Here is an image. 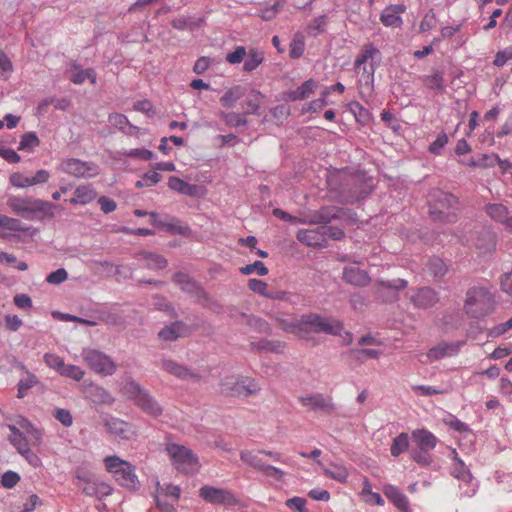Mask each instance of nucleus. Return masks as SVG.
I'll list each match as a JSON object with an SVG mask.
<instances>
[{
	"instance_id": "60",
	"label": "nucleus",
	"mask_w": 512,
	"mask_h": 512,
	"mask_svg": "<svg viewBox=\"0 0 512 512\" xmlns=\"http://www.w3.org/2000/svg\"><path fill=\"white\" fill-rule=\"evenodd\" d=\"M350 354L353 355V357L359 361H365L368 358L376 359L380 355V351L376 349H369V348H363V349H352L350 351Z\"/></svg>"
},
{
	"instance_id": "42",
	"label": "nucleus",
	"mask_w": 512,
	"mask_h": 512,
	"mask_svg": "<svg viewBox=\"0 0 512 512\" xmlns=\"http://www.w3.org/2000/svg\"><path fill=\"white\" fill-rule=\"evenodd\" d=\"M105 425L110 433L127 438L128 424L126 422L117 418H111L106 420Z\"/></svg>"
},
{
	"instance_id": "43",
	"label": "nucleus",
	"mask_w": 512,
	"mask_h": 512,
	"mask_svg": "<svg viewBox=\"0 0 512 512\" xmlns=\"http://www.w3.org/2000/svg\"><path fill=\"white\" fill-rule=\"evenodd\" d=\"M369 193L370 190L356 187L354 191L343 190L341 197L345 204H354L365 199Z\"/></svg>"
},
{
	"instance_id": "1",
	"label": "nucleus",
	"mask_w": 512,
	"mask_h": 512,
	"mask_svg": "<svg viewBox=\"0 0 512 512\" xmlns=\"http://www.w3.org/2000/svg\"><path fill=\"white\" fill-rule=\"evenodd\" d=\"M8 207L16 214L26 220H43L53 218L55 208L52 202L35 198L32 196L21 197L11 195L7 199Z\"/></svg>"
},
{
	"instance_id": "33",
	"label": "nucleus",
	"mask_w": 512,
	"mask_h": 512,
	"mask_svg": "<svg viewBox=\"0 0 512 512\" xmlns=\"http://www.w3.org/2000/svg\"><path fill=\"white\" fill-rule=\"evenodd\" d=\"M261 455H265V453H261L259 451H249L244 450L240 453V459L248 466L252 467L255 470L263 471L264 467L267 465L264 463Z\"/></svg>"
},
{
	"instance_id": "48",
	"label": "nucleus",
	"mask_w": 512,
	"mask_h": 512,
	"mask_svg": "<svg viewBox=\"0 0 512 512\" xmlns=\"http://www.w3.org/2000/svg\"><path fill=\"white\" fill-rule=\"evenodd\" d=\"M237 389H238L237 390V392H238L237 396H240V395H242L244 393L246 395H254V394H256L260 390V387H259L258 383L254 379L241 378L240 382L238 383V388Z\"/></svg>"
},
{
	"instance_id": "36",
	"label": "nucleus",
	"mask_w": 512,
	"mask_h": 512,
	"mask_svg": "<svg viewBox=\"0 0 512 512\" xmlns=\"http://www.w3.org/2000/svg\"><path fill=\"white\" fill-rule=\"evenodd\" d=\"M378 54L379 50L373 44L366 45L355 59V69L360 70L362 66L368 65L370 61H374Z\"/></svg>"
},
{
	"instance_id": "38",
	"label": "nucleus",
	"mask_w": 512,
	"mask_h": 512,
	"mask_svg": "<svg viewBox=\"0 0 512 512\" xmlns=\"http://www.w3.org/2000/svg\"><path fill=\"white\" fill-rule=\"evenodd\" d=\"M251 348L258 352L281 353L284 344L280 341L261 339L257 342H251Z\"/></svg>"
},
{
	"instance_id": "59",
	"label": "nucleus",
	"mask_w": 512,
	"mask_h": 512,
	"mask_svg": "<svg viewBox=\"0 0 512 512\" xmlns=\"http://www.w3.org/2000/svg\"><path fill=\"white\" fill-rule=\"evenodd\" d=\"M320 231L323 232L325 242L328 238L332 240H341L345 236L342 229L334 226L322 225L320 226Z\"/></svg>"
},
{
	"instance_id": "35",
	"label": "nucleus",
	"mask_w": 512,
	"mask_h": 512,
	"mask_svg": "<svg viewBox=\"0 0 512 512\" xmlns=\"http://www.w3.org/2000/svg\"><path fill=\"white\" fill-rule=\"evenodd\" d=\"M8 428L11 432V434L9 435L10 443L16 448V450L20 454L27 453L29 443L24 434L15 425H8Z\"/></svg>"
},
{
	"instance_id": "31",
	"label": "nucleus",
	"mask_w": 512,
	"mask_h": 512,
	"mask_svg": "<svg viewBox=\"0 0 512 512\" xmlns=\"http://www.w3.org/2000/svg\"><path fill=\"white\" fill-rule=\"evenodd\" d=\"M88 398L95 404H108L111 405L114 402V398L111 394L101 386L91 385L87 389Z\"/></svg>"
},
{
	"instance_id": "21",
	"label": "nucleus",
	"mask_w": 512,
	"mask_h": 512,
	"mask_svg": "<svg viewBox=\"0 0 512 512\" xmlns=\"http://www.w3.org/2000/svg\"><path fill=\"white\" fill-rule=\"evenodd\" d=\"M161 366L165 371L179 379L193 381H198L200 379V376L197 373L173 360L165 359L162 361Z\"/></svg>"
},
{
	"instance_id": "28",
	"label": "nucleus",
	"mask_w": 512,
	"mask_h": 512,
	"mask_svg": "<svg viewBox=\"0 0 512 512\" xmlns=\"http://www.w3.org/2000/svg\"><path fill=\"white\" fill-rule=\"evenodd\" d=\"M317 83L313 79L303 82L297 89L286 92V98L289 101H298L308 98L315 92Z\"/></svg>"
},
{
	"instance_id": "11",
	"label": "nucleus",
	"mask_w": 512,
	"mask_h": 512,
	"mask_svg": "<svg viewBox=\"0 0 512 512\" xmlns=\"http://www.w3.org/2000/svg\"><path fill=\"white\" fill-rule=\"evenodd\" d=\"M77 479V486L87 496L102 500L112 494L113 489L109 484L99 481L94 477L78 475Z\"/></svg>"
},
{
	"instance_id": "50",
	"label": "nucleus",
	"mask_w": 512,
	"mask_h": 512,
	"mask_svg": "<svg viewBox=\"0 0 512 512\" xmlns=\"http://www.w3.org/2000/svg\"><path fill=\"white\" fill-rule=\"evenodd\" d=\"M40 141L35 132H28L22 135L19 142L18 150L32 151L35 147L39 146Z\"/></svg>"
},
{
	"instance_id": "45",
	"label": "nucleus",
	"mask_w": 512,
	"mask_h": 512,
	"mask_svg": "<svg viewBox=\"0 0 512 512\" xmlns=\"http://www.w3.org/2000/svg\"><path fill=\"white\" fill-rule=\"evenodd\" d=\"M203 21V18H199L198 20L192 21L189 17L180 16L171 21V25L174 29L177 30H194L198 28Z\"/></svg>"
},
{
	"instance_id": "49",
	"label": "nucleus",
	"mask_w": 512,
	"mask_h": 512,
	"mask_svg": "<svg viewBox=\"0 0 512 512\" xmlns=\"http://www.w3.org/2000/svg\"><path fill=\"white\" fill-rule=\"evenodd\" d=\"M455 460L456 463L453 467L452 475L463 482H470L472 480V475L469 469L465 466L464 462L457 456L455 457Z\"/></svg>"
},
{
	"instance_id": "12",
	"label": "nucleus",
	"mask_w": 512,
	"mask_h": 512,
	"mask_svg": "<svg viewBox=\"0 0 512 512\" xmlns=\"http://www.w3.org/2000/svg\"><path fill=\"white\" fill-rule=\"evenodd\" d=\"M345 215L342 208L336 206H323L319 210L306 214L298 222L310 225H327L333 220L341 219Z\"/></svg>"
},
{
	"instance_id": "8",
	"label": "nucleus",
	"mask_w": 512,
	"mask_h": 512,
	"mask_svg": "<svg viewBox=\"0 0 512 512\" xmlns=\"http://www.w3.org/2000/svg\"><path fill=\"white\" fill-rule=\"evenodd\" d=\"M167 452L177 470L184 473H192L197 470L198 457L191 449L178 444H169Z\"/></svg>"
},
{
	"instance_id": "22",
	"label": "nucleus",
	"mask_w": 512,
	"mask_h": 512,
	"mask_svg": "<svg viewBox=\"0 0 512 512\" xmlns=\"http://www.w3.org/2000/svg\"><path fill=\"white\" fill-rule=\"evenodd\" d=\"M383 493L401 512H411L407 496L398 487L386 484Z\"/></svg>"
},
{
	"instance_id": "34",
	"label": "nucleus",
	"mask_w": 512,
	"mask_h": 512,
	"mask_svg": "<svg viewBox=\"0 0 512 512\" xmlns=\"http://www.w3.org/2000/svg\"><path fill=\"white\" fill-rule=\"evenodd\" d=\"M246 89L241 85H236L228 89L220 98L222 106L232 108L236 102L245 95Z\"/></svg>"
},
{
	"instance_id": "57",
	"label": "nucleus",
	"mask_w": 512,
	"mask_h": 512,
	"mask_svg": "<svg viewBox=\"0 0 512 512\" xmlns=\"http://www.w3.org/2000/svg\"><path fill=\"white\" fill-rule=\"evenodd\" d=\"M324 473L327 477L340 483H345L349 476L347 469L343 466H335L333 469H325Z\"/></svg>"
},
{
	"instance_id": "52",
	"label": "nucleus",
	"mask_w": 512,
	"mask_h": 512,
	"mask_svg": "<svg viewBox=\"0 0 512 512\" xmlns=\"http://www.w3.org/2000/svg\"><path fill=\"white\" fill-rule=\"evenodd\" d=\"M153 305L159 311L167 312L171 317H177V312L173 307L172 303L162 295H155L153 297Z\"/></svg>"
},
{
	"instance_id": "55",
	"label": "nucleus",
	"mask_w": 512,
	"mask_h": 512,
	"mask_svg": "<svg viewBox=\"0 0 512 512\" xmlns=\"http://www.w3.org/2000/svg\"><path fill=\"white\" fill-rule=\"evenodd\" d=\"M304 50V38L301 34H296L290 43V57L293 59H298L303 55Z\"/></svg>"
},
{
	"instance_id": "32",
	"label": "nucleus",
	"mask_w": 512,
	"mask_h": 512,
	"mask_svg": "<svg viewBox=\"0 0 512 512\" xmlns=\"http://www.w3.org/2000/svg\"><path fill=\"white\" fill-rule=\"evenodd\" d=\"M168 187L173 191L187 196H194L197 192V185L185 182L176 176L169 177Z\"/></svg>"
},
{
	"instance_id": "37",
	"label": "nucleus",
	"mask_w": 512,
	"mask_h": 512,
	"mask_svg": "<svg viewBox=\"0 0 512 512\" xmlns=\"http://www.w3.org/2000/svg\"><path fill=\"white\" fill-rule=\"evenodd\" d=\"M377 66L378 64L375 61H370L368 65L361 67L363 73L359 79V83L361 86L367 89L369 93H371L373 90L374 74Z\"/></svg>"
},
{
	"instance_id": "29",
	"label": "nucleus",
	"mask_w": 512,
	"mask_h": 512,
	"mask_svg": "<svg viewBox=\"0 0 512 512\" xmlns=\"http://www.w3.org/2000/svg\"><path fill=\"white\" fill-rule=\"evenodd\" d=\"M139 260L144 261V266L150 270H162L167 267L168 261L162 255L143 251L138 253Z\"/></svg>"
},
{
	"instance_id": "44",
	"label": "nucleus",
	"mask_w": 512,
	"mask_h": 512,
	"mask_svg": "<svg viewBox=\"0 0 512 512\" xmlns=\"http://www.w3.org/2000/svg\"><path fill=\"white\" fill-rule=\"evenodd\" d=\"M423 82L432 90L444 91L445 89L443 73L439 70H435L431 75L425 76Z\"/></svg>"
},
{
	"instance_id": "19",
	"label": "nucleus",
	"mask_w": 512,
	"mask_h": 512,
	"mask_svg": "<svg viewBox=\"0 0 512 512\" xmlns=\"http://www.w3.org/2000/svg\"><path fill=\"white\" fill-rule=\"evenodd\" d=\"M485 211L491 219L503 224L512 232V215L506 206L501 203H492L486 205Z\"/></svg>"
},
{
	"instance_id": "62",
	"label": "nucleus",
	"mask_w": 512,
	"mask_h": 512,
	"mask_svg": "<svg viewBox=\"0 0 512 512\" xmlns=\"http://www.w3.org/2000/svg\"><path fill=\"white\" fill-rule=\"evenodd\" d=\"M350 111L354 114L356 120L359 122H366L369 120V110L362 106L359 102H352L350 104Z\"/></svg>"
},
{
	"instance_id": "64",
	"label": "nucleus",
	"mask_w": 512,
	"mask_h": 512,
	"mask_svg": "<svg viewBox=\"0 0 512 512\" xmlns=\"http://www.w3.org/2000/svg\"><path fill=\"white\" fill-rule=\"evenodd\" d=\"M286 506L294 512H308L306 508V499L302 497H293L287 499Z\"/></svg>"
},
{
	"instance_id": "53",
	"label": "nucleus",
	"mask_w": 512,
	"mask_h": 512,
	"mask_svg": "<svg viewBox=\"0 0 512 512\" xmlns=\"http://www.w3.org/2000/svg\"><path fill=\"white\" fill-rule=\"evenodd\" d=\"M261 97H262V95L258 91H254L247 96V98L245 100V105H246V112L244 113L245 115L246 114H258Z\"/></svg>"
},
{
	"instance_id": "40",
	"label": "nucleus",
	"mask_w": 512,
	"mask_h": 512,
	"mask_svg": "<svg viewBox=\"0 0 512 512\" xmlns=\"http://www.w3.org/2000/svg\"><path fill=\"white\" fill-rule=\"evenodd\" d=\"M241 317L246 320V324L254 331L263 334L270 333V326L263 318L254 315H247L245 313H242Z\"/></svg>"
},
{
	"instance_id": "9",
	"label": "nucleus",
	"mask_w": 512,
	"mask_h": 512,
	"mask_svg": "<svg viewBox=\"0 0 512 512\" xmlns=\"http://www.w3.org/2000/svg\"><path fill=\"white\" fill-rule=\"evenodd\" d=\"M82 357L89 368L98 374L112 375L117 369L114 361L99 350L85 348L82 350Z\"/></svg>"
},
{
	"instance_id": "47",
	"label": "nucleus",
	"mask_w": 512,
	"mask_h": 512,
	"mask_svg": "<svg viewBox=\"0 0 512 512\" xmlns=\"http://www.w3.org/2000/svg\"><path fill=\"white\" fill-rule=\"evenodd\" d=\"M220 117L225 122V124L230 127H240L247 125L245 114L236 112H221Z\"/></svg>"
},
{
	"instance_id": "4",
	"label": "nucleus",
	"mask_w": 512,
	"mask_h": 512,
	"mask_svg": "<svg viewBox=\"0 0 512 512\" xmlns=\"http://www.w3.org/2000/svg\"><path fill=\"white\" fill-rule=\"evenodd\" d=\"M122 393L129 400L141 409L145 414L152 417H159L162 415L163 409L159 402L138 382L132 378H128L123 387Z\"/></svg>"
},
{
	"instance_id": "63",
	"label": "nucleus",
	"mask_w": 512,
	"mask_h": 512,
	"mask_svg": "<svg viewBox=\"0 0 512 512\" xmlns=\"http://www.w3.org/2000/svg\"><path fill=\"white\" fill-rule=\"evenodd\" d=\"M448 143V136L446 133L441 132L437 135L436 139L430 144L429 151L432 154H441L442 149Z\"/></svg>"
},
{
	"instance_id": "61",
	"label": "nucleus",
	"mask_w": 512,
	"mask_h": 512,
	"mask_svg": "<svg viewBox=\"0 0 512 512\" xmlns=\"http://www.w3.org/2000/svg\"><path fill=\"white\" fill-rule=\"evenodd\" d=\"M60 374L76 381H80L84 377V371L80 367L70 364L66 365L65 363Z\"/></svg>"
},
{
	"instance_id": "56",
	"label": "nucleus",
	"mask_w": 512,
	"mask_h": 512,
	"mask_svg": "<svg viewBox=\"0 0 512 512\" xmlns=\"http://www.w3.org/2000/svg\"><path fill=\"white\" fill-rule=\"evenodd\" d=\"M240 273L243 275H250L252 273H257L259 276H265L268 274V268L262 261H255L252 264H248L239 269Z\"/></svg>"
},
{
	"instance_id": "3",
	"label": "nucleus",
	"mask_w": 512,
	"mask_h": 512,
	"mask_svg": "<svg viewBox=\"0 0 512 512\" xmlns=\"http://www.w3.org/2000/svg\"><path fill=\"white\" fill-rule=\"evenodd\" d=\"M429 213L435 221L453 223L456 221L458 199L451 193L435 189L428 197Z\"/></svg>"
},
{
	"instance_id": "6",
	"label": "nucleus",
	"mask_w": 512,
	"mask_h": 512,
	"mask_svg": "<svg viewBox=\"0 0 512 512\" xmlns=\"http://www.w3.org/2000/svg\"><path fill=\"white\" fill-rule=\"evenodd\" d=\"M106 469L112 473L119 485L129 490H137L140 482L135 467L117 456H108L104 460Z\"/></svg>"
},
{
	"instance_id": "18",
	"label": "nucleus",
	"mask_w": 512,
	"mask_h": 512,
	"mask_svg": "<svg viewBox=\"0 0 512 512\" xmlns=\"http://www.w3.org/2000/svg\"><path fill=\"white\" fill-rule=\"evenodd\" d=\"M191 332V328L186 323L183 321H175L163 327L159 331L158 337L163 341H175L181 337H188Z\"/></svg>"
},
{
	"instance_id": "13",
	"label": "nucleus",
	"mask_w": 512,
	"mask_h": 512,
	"mask_svg": "<svg viewBox=\"0 0 512 512\" xmlns=\"http://www.w3.org/2000/svg\"><path fill=\"white\" fill-rule=\"evenodd\" d=\"M408 299L415 308L425 310L434 307L440 301V295L435 289L424 286L411 289Z\"/></svg>"
},
{
	"instance_id": "26",
	"label": "nucleus",
	"mask_w": 512,
	"mask_h": 512,
	"mask_svg": "<svg viewBox=\"0 0 512 512\" xmlns=\"http://www.w3.org/2000/svg\"><path fill=\"white\" fill-rule=\"evenodd\" d=\"M343 279L354 286H366L370 282L367 272L357 266H348L343 270Z\"/></svg>"
},
{
	"instance_id": "41",
	"label": "nucleus",
	"mask_w": 512,
	"mask_h": 512,
	"mask_svg": "<svg viewBox=\"0 0 512 512\" xmlns=\"http://www.w3.org/2000/svg\"><path fill=\"white\" fill-rule=\"evenodd\" d=\"M409 448V436L407 433H400L393 439L390 447L391 455L398 457L400 454L405 452Z\"/></svg>"
},
{
	"instance_id": "24",
	"label": "nucleus",
	"mask_w": 512,
	"mask_h": 512,
	"mask_svg": "<svg viewBox=\"0 0 512 512\" xmlns=\"http://www.w3.org/2000/svg\"><path fill=\"white\" fill-rule=\"evenodd\" d=\"M299 400L303 406L312 410L332 411L335 409V405L320 393L301 396Z\"/></svg>"
},
{
	"instance_id": "16",
	"label": "nucleus",
	"mask_w": 512,
	"mask_h": 512,
	"mask_svg": "<svg viewBox=\"0 0 512 512\" xmlns=\"http://www.w3.org/2000/svg\"><path fill=\"white\" fill-rule=\"evenodd\" d=\"M50 178V173L47 170H38L34 176H25L22 173H13L10 176V183L17 188H27L30 186L44 184Z\"/></svg>"
},
{
	"instance_id": "5",
	"label": "nucleus",
	"mask_w": 512,
	"mask_h": 512,
	"mask_svg": "<svg viewBox=\"0 0 512 512\" xmlns=\"http://www.w3.org/2000/svg\"><path fill=\"white\" fill-rule=\"evenodd\" d=\"M495 299L486 287H472L466 293L465 313L472 318H482L494 308Z\"/></svg>"
},
{
	"instance_id": "15",
	"label": "nucleus",
	"mask_w": 512,
	"mask_h": 512,
	"mask_svg": "<svg viewBox=\"0 0 512 512\" xmlns=\"http://www.w3.org/2000/svg\"><path fill=\"white\" fill-rule=\"evenodd\" d=\"M408 282L402 278L392 280H378L377 294L386 302H394L398 300V292L407 288Z\"/></svg>"
},
{
	"instance_id": "51",
	"label": "nucleus",
	"mask_w": 512,
	"mask_h": 512,
	"mask_svg": "<svg viewBox=\"0 0 512 512\" xmlns=\"http://www.w3.org/2000/svg\"><path fill=\"white\" fill-rule=\"evenodd\" d=\"M431 451L421 450L418 448H412L410 450V457L417 464L427 467L432 463V456L430 454Z\"/></svg>"
},
{
	"instance_id": "17",
	"label": "nucleus",
	"mask_w": 512,
	"mask_h": 512,
	"mask_svg": "<svg viewBox=\"0 0 512 512\" xmlns=\"http://www.w3.org/2000/svg\"><path fill=\"white\" fill-rule=\"evenodd\" d=\"M465 343V341L440 342L428 351L427 357L430 361H437L445 357L455 356L460 352Z\"/></svg>"
},
{
	"instance_id": "2",
	"label": "nucleus",
	"mask_w": 512,
	"mask_h": 512,
	"mask_svg": "<svg viewBox=\"0 0 512 512\" xmlns=\"http://www.w3.org/2000/svg\"><path fill=\"white\" fill-rule=\"evenodd\" d=\"M280 328L286 332L294 333L297 329L303 331H312L315 333H325L329 335H341L343 325L338 320H330L318 314L303 315L296 324L285 320L279 321Z\"/></svg>"
},
{
	"instance_id": "39",
	"label": "nucleus",
	"mask_w": 512,
	"mask_h": 512,
	"mask_svg": "<svg viewBox=\"0 0 512 512\" xmlns=\"http://www.w3.org/2000/svg\"><path fill=\"white\" fill-rule=\"evenodd\" d=\"M264 61V53L258 49H250L246 56L243 65V70L246 72L254 71Z\"/></svg>"
},
{
	"instance_id": "25",
	"label": "nucleus",
	"mask_w": 512,
	"mask_h": 512,
	"mask_svg": "<svg viewBox=\"0 0 512 512\" xmlns=\"http://www.w3.org/2000/svg\"><path fill=\"white\" fill-rule=\"evenodd\" d=\"M296 237L300 243L306 246H323L325 243L320 226L313 229H300Z\"/></svg>"
},
{
	"instance_id": "20",
	"label": "nucleus",
	"mask_w": 512,
	"mask_h": 512,
	"mask_svg": "<svg viewBox=\"0 0 512 512\" xmlns=\"http://www.w3.org/2000/svg\"><path fill=\"white\" fill-rule=\"evenodd\" d=\"M406 11L404 4H394L386 7L380 15V21L386 27H400L403 23L401 14Z\"/></svg>"
},
{
	"instance_id": "46",
	"label": "nucleus",
	"mask_w": 512,
	"mask_h": 512,
	"mask_svg": "<svg viewBox=\"0 0 512 512\" xmlns=\"http://www.w3.org/2000/svg\"><path fill=\"white\" fill-rule=\"evenodd\" d=\"M0 228L13 232H25L27 230L25 225L19 219L8 217L6 215H0Z\"/></svg>"
},
{
	"instance_id": "23",
	"label": "nucleus",
	"mask_w": 512,
	"mask_h": 512,
	"mask_svg": "<svg viewBox=\"0 0 512 512\" xmlns=\"http://www.w3.org/2000/svg\"><path fill=\"white\" fill-rule=\"evenodd\" d=\"M412 442L415 443L416 448L421 450L432 451L438 442L437 437L426 429H416L411 434Z\"/></svg>"
},
{
	"instance_id": "14",
	"label": "nucleus",
	"mask_w": 512,
	"mask_h": 512,
	"mask_svg": "<svg viewBox=\"0 0 512 512\" xmlns=\"http://www.w3.org/2000/svg\"><path fill=\"white\" fill-rule=\"evenodd\" d=\"M199 494L206 502L215 505L233 506L237 503L234 494L227 489L204 485L200 488Z\"/></svg>"
},
{
	"instance_id": "10",
	"label": "nucleus",
	"mask_w": 512,
	"mask_h": 512,
	"mask_svg": "<svg viewBox=\"0 0 512 512\" xmlns=\"http://www.w3.org/2000/svg\"><path fill=\"white\" fill-rule=\"evenodd\" d=\"M61 170L76 178H93L99 174V167L95 163L77 158L63 160Z\"/></svg>"
},
{
	"instance_id": "54",
	"label": "nucleus",
	"mask_w": 512,
	"mask_h": 512,
	"mask_svg": "<svg viewBox=\"0 0 512 512\" xmlns=\"http://www.w3.org/2000/svg\"><path fill=\"white\" fill-rule=\"evenodd\" d=\"M428 271L434 278H441L443 277L447 272L446 264L443 262V260L439 258H434L429 260L428 264Z\"/></svg>"
},
{
	"instance_id": "7",
	"label": "nucleus",
	"mask_w": 512,
	"mask_h": 512,
	"mask_svg": "<svg viewBox=\"0 0 512 512\" xmlns=\"http://www.w3.org/2000/svg\"><path fill=\"white\" fill-rule=\"evenodd\" d=\"M172 281L186 294L195 298L196 302L203 307H212L216 305L204 288L187 273L177 272L173 275Z\"/></svg>"
},
{
	"instance_id": "58",
	"label": "nucleus",
	"mask_w": 512,
	"mask_h": 512,
	"mask_svg": "<svg viewBox=\"0 0 512 512\" xmlns=\"http://www.w3.org/2000/svg\"><path fill=\"white\" fill-rule=\"evenodd\" d=\"M240 379H235L234 377H227L221 382V391L227 396H237V388Z\"/></svg>"
},
{
	"instance_id": "30",
	"label": "nucleus",
	"mask_w": 512,
	"mask_h": 512,
	"mask_svg": "<svg viewBox=\"0 0 512 512\" xmlns=\"http://www.w3.org/2000/svg\"><path fill=\"white\" fill-rule=\"evenodd\" d=\"M149 215L152 218L151 223L153 226L160 228V229H164L170 233H177L180 235L185 234V228L179 224L180 223L179 220L172 218L170 222H166V221L159 219L158 214L155 212H150Z\"/></svg>"
},
{
	"instance_id": "27",
	"label": "nucleus",
	"mask_w": 512,
	"mask_h": 512,
	"mask_svg": "<svg viewBox=\"0 0 512 512\" xmlns=\"http://www.w3.org/2000/svg\"><path fill=\"white\" fill-rule=\"evenodd\" d=\"M96 196L97 193L92 184L79 185L74 191V197L69 199V203L86 205L92 202Z\"/></svg>"
}]
</instances>
